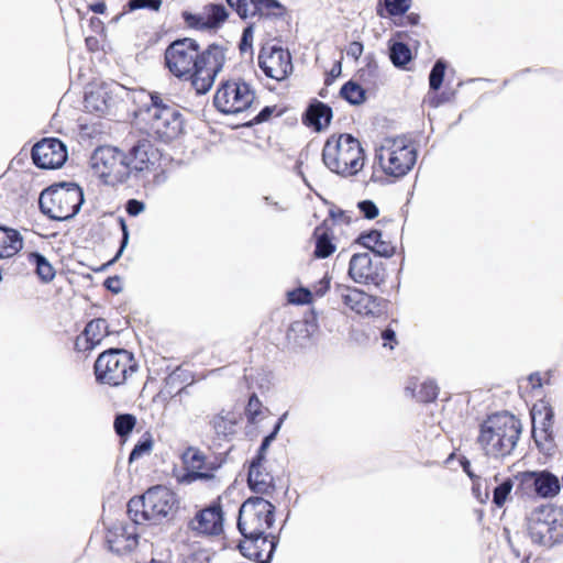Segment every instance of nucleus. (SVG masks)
Returning a JSON list of instances; mask_svg holds the SVG:
<instances>
[{"label":"nucleus","instance_id":"nucleus-7","mask_svg":"<svg viewBox=\"0 0 563 563\" xmlns=\"http://www.w3.org/2000/svg\"><path fill=\"white\" fill-rule=\"evenodd\" d=\"M275 521V506L264 497H250L240 507L238 528L241 534L266 533Z\"/></svg>","mask_w":563,"mask_h":563},{"label":"nucleus","instance_id":"nucleus-40","mask_svg":"<svg viewBox=\"0 0 563 563\" xmlns=\"http://www.w3.org/2000/svg\"><path fill=\"white\" fill-rule=\"evenodd\" d=\"M512 481L510 478H507L494 489L493 503L498 508H501L505 505L507 498L509 497L512 490Z\"/></svg>","mask_w":563,"mask_h":563},{"label":"nucleus","instance_id":"nucleus-20","mask_svg":"<svg viewBox=\"0 0 563 563\" xmlns=\"http://www.w3.org/2000/svg\"><path fill=\"white\" fill-rule=\"evenodd\" d=\"M258 65L267 77L278 81L292 70L290 54L282 47L264 48L258 56Z\"/></svg>","mask_w":563,"mask_h":563},{"label":"nucleus","instance_id":"nucleus-6","mask_svg":"<svg viewBox=\"0 0 563 563\" xmlns=\"http://www.w3.org/2000/svg\"><path fill=\"white\" fill-rule=\"evenodd\" d=\"M133 354L123 349L102 352L95 362V373L101 384L118 387L136 372Z\"/></svg>","mask_w":563,"mask_h":563},{"label":"nucleus","instance_id":"nucleus-43","mask_svg":"<svg viewBox=\"0 0 563 563\" xmlns=\"http://www.w3.org/2000/svg\"><path fill=\"white\" fill-rule=\"evenodd\" d=\"M287 297L290 303H310L312 301V291L310 288L300 287L291 291H288Z\"/></svg>","mask_w":563,"mask_h":563},{"label":"nucleus","instance_id":"nucleus-49","mask_svg":"<svg viewBox=\"0 0 563 563\" xmlns=\"http://www.w3.org/2000/svg\"><path fill=\"white\" fill-rule=\"evenodd\" d=\"M263 200L268 207H272V209L276 212H285L289 209L288 203L278 197L275 196H264Z\"/></svg>","mask_w":563,"mask_h":563},{"label":"nucleus","instance_id":"nucleus-34","mask_svg":"<svg viewBox=\"0 0 563 563\" xmlns=\"http://www.w3.org/2000/svg\"><path fill=\"white\" fill-rule=\"evenodd\" d=\"M29 264L35 266V272L43 283H49L55 277V269L45 256L40 253L27 255Z\"/></svg>","mask_w":563,"mask_h":563},{"label":"nucleus","instance_id":"nucleus-5","mask_svg":"<svg viewBox=\"0 0 563 563\" xmlns=\"http://www.w3.org/2000/svg\"><path fill=\"white\" fill-rule=\"evenodd\" d=\"M84 202L81 188L74 183L59 184L42 191L41 211L53 220L65 221L78 213Z\"/></svg>","mask_w":563,"mask_h":563},{"label":"nucleus","instance_id":"nucleus-27","mask_svg":"<svg viewBox=\"0 0 563 563\" xmlns=\"http://www.w3.org/2000/svg\"><path fill=\"white\" fill-rule=\"evenodd\" d=\"M243 416L240 409H222L209 423L219 439L231 440L241 430Z\"/></svg>","mask_w":563,"mask_h":563},{"label":"nucleus","instance_id":"nucleus-57","mask_svg":"<svg viewBox=\"0 0 563 563\" xmlns=\"http://www.w3.org/2000/svg\"><path fill=\"white\" fill-rule=\"evenodd\" d=\"M104 286L114 294H119L122 290L121 280L117 276L107 278Z\"/></svg>","mask_w":563,"mask_h":563},{"label":"nucleus","instance_id":"nucleus-64","mask_svg":"<svg viewBox=\"0 0 563 563\" xmlns=\"http://www.w3.org/2000/svg\"><path fill=\"white\" fill-rule=\"evenodd\" d=\"M92 11L96 13H103L106 11L104 3H96L91 7Z\"/></svg>","mask_w":563,"mask_h":563},{"label":"nucleus","instance_id":"nucleus-55","mask_svg":"<svg viewBox=\"0 0 563 563\" xmlns=\"http://www.w3.org/2000/svg\"><path fill=\"white\" fill-rule=\"evenodd\" d=\"M121 225H122V231H123V238H122V243H121V247L119 250V252L117 253L115 257L108 262L107 264H103L98 271H103L106 269L108 266H110L114 261H117L119 258V256L122 254L124 247L126 246L128 244V241H129V233H128V229H126V225L124 223V221H121Z\"/></svg>","mask_w":563,"mask_h":563},{"label":"nucleus","instance_id":"nucleus-63","mask_svg":"<svg viewBox=\"0 0 563 563\" xmlns=\"http://www.w3.org/2000/svg\"><path fill=\"white\" fill-rule=\"evenodd\" d=\"M427 102L430 107L438 108L442 103V100L439 96H432L428 98Z\"/></svg>","mask_w":563,"mask_h":563},{"label":"nucleus","instance_id":"nucleus-61","mask_svg":"<svg viewBox=\"0 0 563 563\" xmlns=\"http://www.w3.org/2000/svg\"><path fill=\"white\" fill-rule=\"evenodd\" d=\"M272 112H273L272 108H269V107L264 108V109H263V110L257 114V117H256V121H257V122L266 121V120L271 117Z\"/></svg>","mask_w":563,"mask_h":563},{"label":"nucleus","instance_id":"nucleus-56","mask_svg":"<svg viewBox=\"0 0 563 563\" xmlns=\"http://www.w3.org/2000/svg\"><path fill=\"white\" fill-rule=\"evenodd\" d=\"M373 252L380 256L389 257L393 255V246L389 243L380 240Z\"/></svg>","mask_w":563,"mask_h":563},{"label":"nucleus","instance_id":"nucleus-53","mask_svg":"<svg viewBox=\"0 0 563 563\" xmlns=\"http://www.w3.org/2000/svg\"><path fill=\"white\" fill-rule=\"evenodd\" d=\"M125 209L130 216L136 217L145 210V205H144V202H142L140 200L130 199L126 202Z\"/></svg>","mask_w":563,"mask_h":563},{"label":"nucleus","instance_id":"nucleus-42","mask_svg":"<svg viewBox=\"0 0 563 563\" xmlns=\"http://www.w3.org/2000/svg\"><path fill=\"white\" fill-rule=\"evenodd\" d=\"M446 65L442 59H439L431 69L429 75V85L430 89L437 91L440 89L444 74H445Z\"/></svg>","mask_w":563,"mask_h":563},{"label":"nucleus","instance_id":"nucleus-39","mask_svg":"<svg viewBox=\"0 0 563 563\" xmlns=\"http://www.w3.org/2000/svg\"><path fill=\"white\" fill-rule=\"evenodd\" d=\"M282 423H283V417L278 419V421L276 422V424L274 427V430L268 435H266L264 438L256 455L252 459L251 463H264V464L266 463L265 452H266L268 445L271 444V442L275 439Z\"/></svg>","mask_w":563,"mask_h":563},{"label":"nucleus","instance_id":"nucleus-4","mask_svg":"<svg viewBox=\"0 0 563 563\" xmlns=\"http://www.w3.org/2000/svg\"><path fill=\"white\" fill-rule=\"evenodd\" d=\"M375 157L385 175L400 178L415 166L417 150L406 137H385L376 148Z\"/></svg>","mask_w":563,"mask_h":563},{"label":"nucleus","instance_id":"nucleus-1","mask_svg":"<svg viewBox=\"0 0 563 563\" xmlns=\"http://www.w3.org/2000/svg\"><path fill=\"white\" fill-rule=\"evenodd\" d=\"M521 422L508 411L495 412L479 424L477 444L490 459H504L515 450L521 434Z\"/></svg>","mask_w":563,"mask_h":563},{"label":"nucleus","instance_id":"nucleus-2","mask_svg":"<svg viewBox=\"0 0 563 563\" xmlns=\"http://www.w3.org/2000/svg\"><path fill=\"white\" fill-rule=\"evenodd\" d=\"M178 509L176 494L166 486L150 487L143 495L132 497L128 514L134 523L159 525L174 517Z\"/></svg>","mask_w":563,"mask_h":563},{"label":"nucleus","instance_id":"nucleus-32","mask_svg":"<svg viewBox=\"0 0 563 563\" xmlns=\"http://www.w3.org/2000/svg\"><path fill=\"white\" fill-rule=\"evenodd\" d=\"M108 323L104 319L91 320L84 330V336L88 343L87 349H93L108 336Z\"/></svg>","mask_w":563,"mask_h":563},{"label":"nucleus","instance_id":"nucleus-44","mask_svg":"<svg viewBox=\"0 0 563 563\" xmlns=\"http://www.w3.org/2000/svg\"><path fill=\"white\" fill-rule=\"evenodd\" d=\"M152 448H153V440H152L151 435L147 434V437H145L144 439H142L134 445L133 450L130 453L129 461L132 462V461L139 460L140 457H142L145 454H150V452L152 451Z\"/></svg>","mask_w":563,"mask_h":563},{"label":"nucleus","instance_id":"nucleus-17","mask_svg":"<svg viewBox=\"0 0 563 563\" xmlns=\"http://www.w3.org/2000/svg\"><path fill=\"white\" fill-rule=\"evenodd\" d=\"M137 523L118 522L106 531V544L108 549L118 555H128L139 545L140 533Z\"/></svg>","mask_w":563,"mask_h":563},{"label":"nucleus","instance_id":"nucleus-21","mask_svg":"<svg viewBox=\"0 0 563 563\" xmlns=\"http://www.w3.org/2000/svg\"><path fill=\"white\" fill-rule=\"evenodd\" d=\"M349 275L357 284L378 286L384 280L380 265L373 263L369 253L354 254L351 257Z\"/></svg>","mask_w":563,"mask_h":563},{"label":"nucleus","instance_id":"nucleus-51","mask_svg":"<svg viewBox=\"0 0 563 563\" xmlns=\"http://www.w3.org/2000/svg\"><path fill=\"white\" fill-rule=\"evenodd\" d=\"M253 37H254V30H253V26L250 25L246 29H244L242 38L240 42V49L242 53H245L252 48Z\"/></svg>","mask_w":563,"mask_h":563},{"label":"nucleus","instance_id":"nucleus-58","mask_svg":"<svg viewBox=\"0 0 563 563\" xmlns=\"http://www.w3.org/2000/svg\"><path fill=\"white\" fill-rule=\"evenodd\" d=\"M363 53V45L360 42H352L347 48V55L357 59Z\"/></svg>","mask_w":563,"mask_h":563},{"label":"nucleus","instance_id":"nucleus-38","mask_svg":"<svg viewBox=\"0 0 563 563\" xmlns=\"http://www.w3.org/2000/svg\"><path fill=\"white\" fill-rule=\"evenodd\" d=\"M136 419L134 416L124 413L117 416L114 420V430L118 435L126 437L135 427Z\"/></svg>","mask_w":563,"mask_h":563},{"label":"nucleus","instance_id":"nucleus-50","mask_svg":"<svg viewBox=\"0 0 563 563\" xmlns=\"http://www.w3.org/2000/svg\"><path fill=\"white\" fill-rule=\"evenodd\" d=\"M358 208L361 212L367 219H375L378 216V208L371 200H364L358 202Z\"/></svg>","mask_w":563,"mask_h":563},{"label":"nucleus","instance_id":"nucleus-36","mask_svg":"<svg viewBox=\"0 0 563 563\" xmlns=\"http://www.w3.org/2000/svg\"><path fill=\"white\" fill-rule=\"evenodd\" d=\"M341 96L352 104H360L365 99L364 89L356 82L349 81L341 88Z\"/></svg>","mask_w":563,"mask_h":563},{"label":"nucleus","instance_id":"nucleus-46","mask_svg":"<svg viewBox=\"0 0 563 563\" xmlns=\"http://www.w3.org/2000/svg\"><path fill=\"white\" fill-rule=\"evenodd\" d=\"M162 7V0H130L128 8L130 11L140 9H147L151 11H158Z\"/></svg>","mask_w":563,"mask_h":563},{"label":"nucleus","instance_id":"nucleus-22","mask_svg":"<svg viewBox=\"0 0 563 563\" xmlns=\"http://www.w3.org/2000/svg\"><path fill=\"white\" fill-rule=\"evenodd\" d=\"M240 543L242 554L258 563H268L275 550L274 536L268 533L242 534Z\"/></svg>","mask_w":563,"mask_h":563},{"label":"nucleus","instance_id":"nucleus-18","mask_svg":"<svg viewBox=\"0 0 563 563\" xmlns=\"http://www.w3.org/2000/svg\"><path fill=\"white\" fill-rule=\"evenodd\" d=\"M32 158L40 168L55 169L62 167L66 162L67 150L58 139L46 137L33 146Z\"/></svg>","mask_w":563,"mask_h":563},{"label":"nucleus","instance_id":"nucleus-31","mask_svg":"<svg viewBox=\"0 0 563 563\" xmlns=\"http://www.w3.org/2000/svg\"><path fill=\"white\" fill-rule=\"evenodd\" d=\"M533 481V487L538 496L552 498L560 493L559 478L550 472H530L527 474Z\"/></svg>","mask_w":563,"mask_h":563},{"label":"nucleus","instance_id":"nucleus-19","mask_svg":"<svg viewBox=\"0 0 563 563\" xmlns=\"http://www.w3.org/2000/svg\"><path fill=\"white\" fill-rule=\"evenodd\" d=\"M230 13L223 4L209 3L198 13L184 12L186 24L198 31H216L222 27Z\"/></svg>","mask_w":563,"mask_h":563},{"label":"nucleus","instance_id":"nucleus-37","mask_svg":"<svg viewBox=\"0 0 563 563\" xmlns=\"http://www.w3.org/2000/svg\"><path fill=\"white\" fill-rule=\"evenodd\" d=\"M390 59L395 66H405L411 59V52L404 43H394L390 47Z\"/></svg>","mask_w":563,"mask_h":563},{"label":"nucleus","instance_id":"nucleus-52","mask_svg":"<svg viewBox=\"0 0 563 563\" xmlns=\"http://www.w3.org/2000/svg\"><path fill=\"white\" fill-rule=\"evenodd\" d=\"M330 288V278L328 276H323L317 284H314L311 288L312 298L313 297H322Z\"/></svg>","mask_w":563,"mask_h":563},{"label":"nucleus","instance_id":"nucleus-23","mask_svg":"<svg viewBox=\"0 0 563 563\" xmlns=\"http://www.w3.org/2000/svg\"><path fill=\"white\" fill-rule=\"evenodd\" d=\"M159 159L157 148L148 140L139 141L126 156V165L131 173L152 172Z\"/></svg>","mask_w":563,"mask_h":563},{"label":"nucleus","instance_id":"nucleus-8","mask_svg":"<svg viewBox=\"0 0 563 563\" xmlns=\"http://www.w3.org/2000/svg\"><path fill=\"white\" fill-rule=\"evenodd\" d=\"M184 474L181 483L192 484L197 481L212 482L216 473L222 467L225 457L221 455L208 456L196 446H188L180 456Z\"/></svg>","mask_w":563,"mask_h":563},{"label":"nucleus","instance_id":"nucleus-33","mask_svg":"<svg viewBox=\"0 0 563 563\" xmlns=\"http://www.w3.org/2000/svg\"><path fill=\"white\" fill-rule=\"evenodd\" d=\"M309 123L317 130H321L329 125L332 118V110L324 103L318 102L310 106L307 112Z\"/></svg>","mask_w":563,"mask_h":563},{"label":"nucleus","instance_id":"nucleus-9","mask_svg":"<svg viewBox=\"0 0 563 563\" xmlns=\"http://www.w3.org/2000/svg\"><path fill=\"white\" fill-rule=\"evenodd\" d=\"M528 529L533 542L552 547L563 541V515L552 506H541L532 514Z\"/></svg>","mask_w":563,"mask_h":563},{"label":"nucleus","instance_id":"nucleus-48","mask_svg":"<svg viewBox=\"0 0 563 563\" xmlns=\"http://www.w3.org/2000/svg\"><path fill=\"white\" fill-rule=\"evenodd\" d=\"M411 397L418 402L428 404L437 399V389H410Z\"/></svg>","mask_w":563,"mask_h":563},{"label":"nucleus","instance_id":"nucleus-15","mask_svg":"<svg viewBox=\"0 0 563 563\" xmlns=\"http://www.w3.org/2000/svg\"><path fill=\"white\" fill-rule=\"evenodd\" d=\"M342 302L361 317L377 318L386 310L383 298L372 296L358 288L342 286L338 289Z\"/></svg>","mask_w":563,"mask_h":563},{"label":"nucleus","instance_id":"nucleus-16","mask_svg":"<svg viewBox=\"0 0 563 563\" xmlns=\"http://www.w3.org/2000/svg\"><path fill=\"white\" fill-rule=\"evenodd\" d=\"M191 531L202 536H220L224 527V511L221 497L199 509L189 520Z\"/></svg>","mask_w":563,"mask_h":563},{"label":"nucleus","instance_id":"nucleus-29","mask_svg":"<svg viewBox=\"0 0 563 563\" xmlns=\"http://www.w3.org/2000/svg\"><path fill=\"white\" fill-rule=\"evenodd\" d=\"M85 109L97 115H104L114 103L111 91L107 87L100 86L88 91L85 96Z\"/></svg>","mask_w":563,"mask_h":563},{"label":"nucleus","instance_id":"nucleus-10","mask_svg":"<svg viewBox=\"0 0 563 563\" xmlns=\"http://www.w3.org/2000/svg\"><path fill=\"white\" fill-rule=\"evenodd\" d=\"M91 167L108 185L123 183L130 176L126 155L112 146L98 147L91 156Z\"/></svg>","mask_w":563,"mask_h":563},{"label":"nucleus","instance_id":"nucleus-35","mask_svg":"<svg viewBox=\"0 0 563 563\" xmlns=\"http://www.w3.org/2000/svg\"><path fill=\"white\" fill-rule=\"evenodd\" d=\"M316 240L314 256L325 258L335 251V245L324 228H317L313 233Z\"/></svg>","mask_w":563,"mask_h":563},{"label":"nucleus","instance_id":"nucleus-26","mask_svg":"<svg viewBox=\"0 0 563 563\" xmlns=\"http://www.w3.org/2000/svg\"><path fill=\"white\" fill-rule=\"evenodd\" d=\"M319 329L317 314L311 311L303 319L294 321L287 331V341L295 349L307 347Z\"/></svg>","mask_w":563,"mask_h":563},{"label":"nucleus","instance_id":"nucleus-11","mask_svg":"<svg viewBox=\"0 0 563 563\" xmlns=\"http://www.w3.org/2000/svg\"><path fill=\"white\" fill-rule=\"evenodd\" d=\"M255 100V91L242 80H229L217 90L213 103L225 114H236L249 110Z\"/></svg>","mask_w":563,"mask_h":563},{"label":"nucleus","instance_id":"nucleus-62","mask_svg":"<svg viewBox=\"0 0 563 563\" xmlns=\"http://www.w3.org/2000/svg\"><path fill=\"white\" fill-rule=\"evenodd\" d=\"M184 374V371L181 369H176L174 373H172L168 378H167V384L168 385H175L177 383V379L180 378Z\"/></svg>","mask_w":563,"mask_h":563},{"label":"nucleus","instance_id":"nucleus-14","mask_svg":"<svg viewBox=\"0 0 563 563\" xmlns=\"http://www.w3.org/2000/svg\"><path fill=\"white\" fill-rule=\"evenodd\" d=\"M198 51L199 45L192 38L174 41L165 51V64L168 70L177 78L192 79Z\"/></svg>","mask_w":563,"mask_h":563},{"label":"nucleus","instance_id":"nucleus-28","mask_svg":"<svg viewBox=\"0 0 563 563\" xmlns=\"http://www.w3.org/2000/svg\"><path fill=\"white\" fill-rule=\"evenodd\" d=\"M249 488L257 494V497L273 498L276 492V479L267 471L264 463H250L247 473Z\"/></svg>","mask_w":563,"mask_h":563},{"label":"nucleus","instance_id":"nucleus-45","mask_svg":"<svg viewBox=\"0 0 563 563\" xmlns=\"http://www.w3.org/2000/svg\"><path fill=\"white\" fill-rule=\"evenodd\" d=\"M383 3L389 15H401L406 13L411 5V0H383Z\"/></svg>","mask_w":563,"mask_h":563},{"label":"nucleus","instance_id":"nucleus-47","mask_svg":"<svg viewBox=\"0 0 563 563\" xmlns=\"http://www.w3.org/2000/svg\"><path fill=\"white\" fill-rule=\"evenodd\" d=\"M382 240V233L379 231L373 230L368 233L360 235L357 239L358 243L365 246L366 249L373 251L378 242Z\"/></svg>","mask_w":563,"mask_h":563},{"label":"nucleus","instance_id":"nucleus-13","mask_svg":"<svg viewBox=\"0 0 563 563\" xmlns=\"http://www.w3.org/2000/svg\"><path fill=\"white\" fill-rule=\"evenodd\" d=\"M148 123L152 131L163 141L175 139L183 129L179 111L163 101L158 96H152V107L148 109Z\"/></svg>","mask_w":563,"mask_h":563},{"label":"nucleus","instance_id":"nucleus-54","mask_svg":"<svg viewBox=\"0 0 563 563\" xmlns=\"http://www.w3.org/2000/svg\"><path fill=\"white\" fill-rule=\"evenodd\" d=\"M382 339L384 341L383 345L385 347H389L390 350H394V347L398 343L397 338H396V332L390 328H387L382 332Z\"/></svg>","mask_w":563,"mask_h":563},{"label":"nucleus","instance_id":"nucleus-60","mask_svg":"<svg viewBox=\"0 0 563 563\" xmlns=\"http://www.w3.org/2000/svg\"><path fill=\"white\" fill-rule=\"evenodd\" d=\"M461 466H462L463 471L470 476V478L478 479V477L472 471L471 462L466 457H463L461 460Z\"/></svg>","mask_w":563,"mask_h":563},{"label":"nucleus","instance_id":"nucleus-3","mask_svg":"<svg viewBox=\"0 0 563 563\" xmlns=\"http://www.w3.org/2000/svg\"><path fill=\"white\" fill-rule=\"evenodd\" d=\"M322 159L331 172L353 176L364 166V152L360 142L352 135H332L323 146Z\"/></svg>","mask_w":563,"mask_h":563},{"label":"nucleus","instance_id":"nucleus-24","mask_svg":"<svg viewBox=\"0 0 563 563\" xmlns=\"http://www.w3.org/2000/svg\"><path fill=\"white\" fill-rule=\"evenodd\" d=\"M533 429L532 435L540 446V440L553 441L554 412L549 401L540 399L531 409Z\"/></svg>","mask_w":563,"mask_h":563},{"label":"nucleus","instance_id":"nucleus-30","mask_svg":"<svg viewBox=\"0 0 563 563\" xmlns=\"http://www.w3.org/2000/svg\"><path fill=\"white\" fill-rule=\"evenodd\" d=\"M23 245L24 239L18 230L0 225V260L14 257Z\"/></svg>","mask_w":563,"mask_h":563},{"label":"nucleus","instance_id":"nucleus-25","mask_svg":"<svg viewBox=\"0 0 563 563\" xmlns=\"http://www.w3.org/2000/svg\"><path fill=\"white\" fill-rule=\"evenodd\" d=\"M227 2L243 19L257 14L278 16L284 12L283 5L276 0H227Z\"/></svg>","mask_w":563,"mask_h":563},{"label":"nucleus","instance_id":"nucleus-12","mask_svg":"<svg viewBox=\"0 0 563 563\" xmlns=\"http://www.w3.org/2000/svg\"><path fill=\"white\" fill-rule=\"evenodd\" d=\"M225 59V49L219 45H210L201 54L197 53L192 86L198 93H206L210 90L217 75L222 70Z\"/></svg>","mask_w":563,"mask_h":563},{"label":"nucleus","instance_id":"nucleus-59","mask_svg":"<svg viewBox=\"0 0 563 563\" xmlns=\"http://www.w3.org/2000/svg\"><path fill=\"white\" fill-rule=\"evenodd\" d=\"M528 380L531 387H542L543 384H551L549 379L543 380V378L538 373L529 375Z\"/></svg>","mask_w":563,"mask_h":563},{"label":"nucleus","instance_id":"nucleus-41","mask_svg":"<svg viewBox=\"0 0 563 563\" xmlns=\"http://www.w3.org/2000/svg\"><path fill=\"white\" fill-rule=\"evenodd\" d=\"M263 405L261 400L256 397V395H252L249 398V402L245 407V415L247 418V421L250 423H255L258 419L263 417Z\"/></svg>","mask_w":563,"mask_h":563}]
</instances>
